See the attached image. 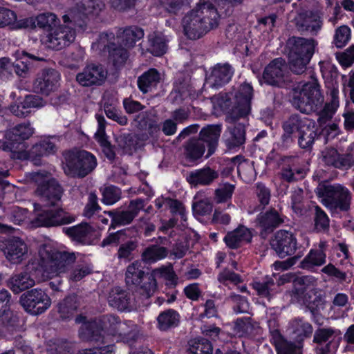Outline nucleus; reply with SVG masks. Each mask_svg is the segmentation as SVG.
Returning a JSON list of instances; mask_svg holds the SVG:
<instances>
[{
    "mask_svg": "<svg viewBox=\"0 0 354 354\" xmlns=\"http://www.w3.org/2000/svg\"><path fill=\"white\" fill-rule=\"evenodd\" d=\"M55 151V146L54 143L50 140L49 138L44 137L39 142L33 145L28 155V158L33 160L37 157L48 156Z\"/></svg>",
    "mask_w": 354,
    "mask_h": 354,
    "instance_id": "c9c22d12",
    "label": "nucleus"
},
{
    "mask_svg": "<svg viewBox=\"0 0 354 354\" xmlns=\"http://www.w3.org/2000/svg\"><path fill=\"white\" fill-rule=\"evenodd\" d=\"M351 37V28L348 26L343 25L335 30L333 43L337 48H342L347 44Z\"/></svg>",
    "mask_w": 354,
    "mask_h": 354,
    "instance_id": "09e8293b",
    "label": "nucleus"
},
{
    "mask_svg": "<svg viewBox=\"0 0 354 354\" xmlns=\"http://www.w3.org/2000/svg\"><path fill=\"white\" fill-rule=\"evenodd\" d=\"M0 250L3 252L6 258L11 263L21 262L27 252L26 244L19 238L0 239Z\"/></svg>",
    "mask_w": 354,
    "mask_h": 354,
    "instance_id": "aec40b11",
    "label": "nucleus"
},
{
    "mask_svg": "<svg viewBox=\"0 0 354 354\" xmlns=\"http://www.w3.org/2000/svg\"><path fill=\"white\" fill-rule=\"evenodd\" d=\"M230 133L232 135V144L234 146H239L242 145L245 141V129L244 127L240 124L234 127L231 130Z\"/></svg>",
    "mask_w": 354,
    "mask_h": 354,
    "instance_id": "774afa93",
    "label": "nucleus"
},
{
    "mask_svg": "<svg viewBox=\"0 0 354 354\" xmlns=\"http://www.w3.org/2000/svg\"><path fill=\"white\" fill-rule=\"evenodd\" d=\"M328 98L322 111H336L339 107V89L336 82L328 83Z\"/></svg>",
    "mask_w": 354,
    "mask_h": 354,
    "instance_id": "49530a36",
    "label": "nucleus"
},
{
    "mask_svg": "<svg viewBox=\"0 0 354 354\" xmlns=\"http://www.w3.org/2000/svg\"><path fill=\"white\" fill-rule=\"evenodd\" d=\"M10 299V294L6 290L0 291V318L2 319V323L4 320L9 317V303Z\"/></svg>",
    "mask_w": 354,
    "mask_h": 354,
    "instance_id": "680f3d73",
    "label": "nucleus"
},
{
    "mask_svg": "<svg viewBox=\"0 0 354 354\" xmlns=\"http://www.w3.org/2000/svg\"><path fill=\"white\" fill-rule=\"evenodd\" d=\"M254 97L252 86L245 82L241 84L238 91L232 93H219L210 99L213 109L225 111L230 108L232 111H251L252 101Z\"/></svg>",
    "mask_w": 354,
    "mask_h": 354,
    "instance_id": "423d86ee",
    "label": "nucleus"
},
{
    "mask_svg": "<svg viewBox=\"0 0 354 354\" xmlns=\"http://www.w3.org/2000/svg\"><path fill=\"white\" fill-rule=\"evenodd\" d=\"M337 59L339 64L345 67H348L354 63V45H351L344 52L337 54Z\"/></svg>",
    "mask_w": 354,
    "mask_h": 354,
    "instance_id": "e2e57ef3",
    "label": "nucleus"
},
{
    "mask_svg": "<svg viewBox=\"0 0 354 354\" xmlns=\"http://www.w3.org/2000/svg\"><path fill=\"white\" fill-rule=\"evenodd\" d=\"M323 102L324 97L315 78L304 84L299 93L295 94L291 100L293 106L299 111H315L322 106Z\"/></svg>",
    "mask_w": 354,
    "mask_h": 354,
    "instance_id": "9b49d317",
    "label": "nucleus"
},
{
    "mask_svg": "<svg viewBox=\"0 0 354 354\" xmlns=\"http://www.w3.org/2000/svg\"><path fill=\"white\" fill-rule=\"evenodd\" d=\"M292 281L297 294H301L307 289H311L315 286V280L311 276H296L292 273H286L281 275L277 281V286L286 282ZM254 288L259 296L270 299V296L277 292V286L273 279H270L265 283L256 282Z\"/></svg>",
    "mask_w": 354,
    "mask_h": 354,
    "instance_id": "0eeeda50",
    "label": "nucleus"
},
{
    "mask_svg": "<svg viewBox=\"0 0 354 354\" xmlns=\"http://www.w3.org/2000/svg\"><path fill=\"white\" fill-rule=\"evenodd\" d=\"M323 160L328 165L342 169H347L353 163L349 155H340L335 149H326L322 152Z\"/></svg>",
    "mask_w": 354,
    "mask_h": 354,
    "instance_id": "cd10ccee",
    "label": "nucleus"
},
{
    "mask_svg": "<svg viewBox=\"0 0 354 354\" xmlns=\"http://www.w3.org/2000/svg\"><path fill=\"white\" fill-rule=\"evenodd\" d=\"M238 173L243 180L247 183L254 179L253 167L248 162H242L238 166Z\"/></svg>",
    "mask_w": 354,
    "mask_h": 354,
    "instance_id": "338daca9",
    "label": "nucleus"
},
{
    "mask_svg": "<svg viewBox=\"0 0 354 354\" xmlns=\"http://www.w3.org/2000/svg\"><path fill=\"white\" fill-rule=\"evenodd\" d=\"M45 101L39 95H30L26 96L21 102L23 109H40L45 104Z\"/></svg>",
    "mask_w": 354,
    "mask_h": 354,
    "instance_id": "0e129e2a",
    "label": "nucleus"
},
{
    "mask_svg": "<svg viewBox=\"0 0 354 354\" xmlns=\"http://www.w3.org/2000/svg\"><path fill=\"white\" fill-rule=\"evenodd\" d=\"M341 339L340 331L332 328L319 329L315 332L314 336V340L319 344L328 343L326 349H320L319 354H333L338 347Z\"/></svg>",
    "mask_w": 354,
    "mask_h": 354,
    "instance_id": "b1692460",
    "label": "nucleus"
},
{
    "mask_svg": "<svg viewBox=\"0 0 354 354\" xmlns=\"http://www.w3.org/2000/svg\"><path fill=\"white\" fill-rule=\"evenodd\" d=\"M114 38L112 32H102L100 35L97 42L93 44V48H96L104 51L107 50L109 59L115 67H120L124 64L129 57V53L125 48L111 43V40Z\"/></svg>",
    "mask_w": 354,
    "mask_h": 354,
    "instance_id": "ddd939ff",
    "label": "nucleus"
},
{
    "mask_svg": "<svg viewBox=\"0 0 354 354\" xmlns=\"http://www.w3.org/2000/svg\"><path fill=\"white\" fill-rule=\"evenodd\" d=\"M212 346L207 340L194 339L190 342L188 354H212Z\"/></svg>",
    "mask_w": 354,
    "mask_h": 354,
    "instance_id": "3c124183",
    "label": "nucleus"
},
{
    "mask_svg": "<svg viewBox=\"0 0 354 354\" xmlns=\"http://www.w3.org/2000/svg\"><path fill=\"white\" fill-rule=\"evenodd\" d=\"M271 246L281 257L292 254L297 248V241L292 233L278 231L271 241Z\"/></svg>",
    "mask_w": 354,
    "mask_h": 354,
    "instance_id": "412c9836",
    "label": "nucleus"
},
{
    "mask_svg": "<svg viewBox=\"0 0 354 354\" xmlns=\"http://www.w3.org/2000/svg\"><path fill=\"white\" fill-rule=\"evenodd\" d=\"M36 21L38 27L48 32V33L52 32L53 29L60 25L59 19L57 15L49 12L38 15L36 17Z\"/></svg>",
    "mask_w": 354,
    "mask_h": 354,
    "instance_id": "ea45409f",
    "label": "nucleus"
},
{
    "mask_svg": "<svg viewBox=\"0 0 354 354\" xmlns=\"http://www.w3.org/2000/svg\"><path fill=\"white\" fill-rule=\"evenodd\" d=\"M144 36V31L142 28L137 26H130L125 28L118 35L119 42L126 48L133 47L136 42Z\"/></svg>",
    "mask_w": 354,
    "mask_h": 354,
    "instance_id": "2f4dec72",
    "label": "nucleus"
},
{
    "mask_svg": "<svg viewBox=\"0 0 354 354\" xmlns=\"http://www.w3.org/2000/svg\"><path fill=\"white\" fill-rule=\"evenodd\" d=\"M34 133V129L30 124H21L8 130L5 140H0V148L4 151H15L19 146Z\"/></svg>",
    "mask_w": 354,
    "mask_h": 354,
    "instance_id": "f3484780",
    "label": "nucleus"
},
{
    "mask_svg": "<svg viewBox=\"0 0 354 354\" xmlns=\"http://www.w3.org/2000/svg\"><path fill=\"white\" fill-rule=\"evenodd\" d=\"M108 70L104 65L90 63L76 75V81L84 87L99 86L106 82Z\"/></svg>",
    "mask_w": 354,
    "mask_h": 354,
    "instance_id": "2eb2a0df",
    "label": "nucleus"
},
{
    "mask_svg": "<svg viewBox=\"0 0 354 354\" xmlns=\"http://www.w3.org/2000/svg\"><path fill=\"white\" fill-rule=\"evenodd\" d=\"M156 205L159 208L162 207L163 205H168L173 214H178L182 219H185V211L183 205L180 202L168 198L162 199V201L160 199H158L156 201Z\"/></svg>",
    "mask_w": 354,
    "mask_h": 354,
    "instance_id": "13d9d810",
    "label": "nucleus"
},
{
    "mask_svg": "<svg viewBox=\"0 0 354 354\" xmlns=\"http://www.w3.org/2000/svg\"><path fill=\"white\" fill-rule=\"evenodd\" d=\"M283 221L282 217L275 210H271L259 218V223L265 232L272 230Z\"/></svg>",
    "mask_w": 354,
    "mask_h": 354,
    "instance_id": "79ce46f5",
    "label": "nucleus"
},
{
    "mask_svg": "<svg viewBox=\"0 0 354 354\" xmlns=\"http://www.w3.org/2000/svg\"><path fill=\"white\" fill-rule=\"evenodd\" d=\"M234 68L228 63L217 64L211 71V73L207 77L205 85L218 88L228 83L233 75Z\"/></svg>",
    "mask_w": 354,
    "mask_h": 354,
    "instance_id": "5701e85b",
    "label": "nucleus"
},
{
    "mask_svg": "<svg viewBox=\"0 0 354 354\" xmlns=\"http://www.w3.org/2000/svg\"><path fill=\"white\" fill-rule=\"evenodd\" d=\"M23 57L17 59L15 63L11 62L10 74L12 72L16 73L19 76L24 77L30 70V62L26 59V57L32 60H43L42 58L37 57L35 55H30L26 52L23 51Z\"/></svg>",
    "mask_w": 354,
    "mask_h": 354,
    "instance_id": "a19ab883",
    "label": "nucleus"
},
{
    "mask_svg": "<svg viewBox=\"0 0 354 354\" xmlns=\"http://www.w3.org/2000/svg\"><path fill=\"white\" fill-rule=\"evenodd\" d=\"M167 255V250L164 247L151 246L147 248L142 253V260L147 263H152L165 259Z\"/></svg>",
    "mask_w": 354,
    "mask_h": 354,
    "instance_id": "a18cd8bd",
    "label": "nucleus"
},
{
    "mask_svg": "<svg viewBox=\"0 0 354 354\" xmlns=\"http://www.w3.org/2000/svg\"><path fill=\"white\" fill-rule=\"evenodd\" d=\"M84 319L85 317H78L75 321L83 322L80 335L86 340L98 342L102 336L103 340L128 342L129 338L134 335L133 329H129L130 326H134L131 322H121L113 315H106L91 322H84Z\"/></svg>",
    "mask_w": 354,
    "mask_h": 354,
    "instance_id": "f03ea898",
    "label": "nucleus"
},
{
    "mask_svg": "<svg viewBox=\"0 0 354 354\" xmlns=\"http://www.w3.org/2000/svg\"><path fill=\"white\" fill-rule=\"evenodd\" d=\"M288 330L296 343L292 344L284 339L277 329H270L272 341L278 354H301V342L313 333L311 325L301 319H295L290 323Z\"/></svg>",
    "mask_w": 354,
    "mask_h": 354,
    "instance_id": "39448f33",
    "label": "nucleus"
},
{
    "mask_svg": "<svg viewBox=\"0 0 354 354\" xmlns=\"http://www.w3.org/2000/svg\"><path fill=\"white\" fill-rule=\"evenodd\" d=\"M262 79L266 84L283 87L290 83L286 60L281 57L272 60L264 68Z\"/></svg>",
    "mask_w": 354,
    "mask_h": 354,
    "instance_id": "f8f14e48",
    "label": "nucleus"
},
{
    "mask_svg": "<svg viewBox=\"0 0 354 354\" xmlns=\"http://www.w3.org/2000/svg\"><path fill=\"white\" fill-rule=\"evenodd\" d=\"M17 19L15 12L8 8L0 7V28L9 26Z\"/></svg>",
    "mask_w": 354,
    "mask_h": 354,
    "instance_id": "69168bd1",
    "label": "nucleus"
},
{
    "mask_svg": "<svg viewBox=\"0 0 354 354\" xmlns=\"http://www.w3.org/2000/svg\"><path fill=\"white\" fill-rule=\"evenodd\" d=\"M120 190L115 186H109L103 190V203L106 205H113L120 198Z\"/></svg>",
    "mask_w": 354,
    "mask_h": 354,
    "instance_id": "052dcab7",
    "label": "nucleus"
},
{
    "mask_svg": "<svg viewBox=\"0 0 354 354\" xmlns=\"http://www.w3.org/2000/svg\"><path fill=\"white\" fill-rule=\"evenodd\" d=\"M234 186L231 184L224 183L220 185L215 191V201L218 203H224L231 198Z\"/></svg>",
    "mask_w": 354,
    "mask_h": 354,
    "instance_id": "4d7b16f0",
    "label": "nucleus"
},
{
    "mask_svg": "<svg viewBox=\"0 0 354 354\" xmlns=\"http://www.w3.org/2000/svg\"><path fill=\"white\" fill-rule=\"evenodd\" d=\"M157 320L158 328L162 330H165L178 324L179 316L176 311L168 310L160 313Z\"/></svg>",
    "mask_w": 354,
    "mask_h": 354,
    "instance_id": "c03bdc74",
    "label": "nucleus"
},
{
    "mask_svg": "<svg viewBox=\"0 0 354 354\" xmlns=\"http://www.w3.org/2000/svg\"><path fill=\"white\" fill-rule=\"evenodd\" d=\"M218 177V173L209 167L196 169L192 171L187 179L192 186L207 185Z\"/></svg>",
    "mask_w": 354,
    "mask_h": 354,
    "instance_id": "7c9ffc66",
    "label": "nucleus"
},
{
    "mask_svg": "<svg viewBox=\"0 0 354 354\" xmlns=\"http://www.w3.org/2000/svg\"><path fill=\"white\" fill-rule=\"evenodd\" d=\"M317 41L312 38L291 37L286 42L288 53L311 59L315 53Z\"/></svg>",
    "mask_w": 354,
    "mask_h": 354,
    "instance_id": "4be33fe9",
    "label": "nucleus"
},
{
    "mask_svg": "<svg viewBox=\"0 0 354 354\" xmlns=\"http://www.w3.org/2000/svg\"><path fill=\"white\" fill-rule=\"evenodd\" d=\"M192 91L189 76L180 75L175 82L174 89L170 93L168 100L172 104H180L192 94Z\"/></svg>",
    "mask_w": 354,
    "mask_h": 354,
    "instance_id": "bb28decb",
    "label": "nucleus"
},
{
    "mask_svg": "<svg viewBox=\"0 0 354 354\" xmlns=\"http://www.w3.org/2000/svg\"><path fill=\"white\" fill-rule=\"evenodd\" d=\"M64 171L68 176L84 177L97 166L94 155L84 150H74L65 153Z\"/></svg>",
    "mask_w": 354,
    "mask_h": 354,
    "instance_id": "1a4fd4ad",
    "label": "nucleus"
},
{
    "mask_svg": "<svg viewBox=\"0 0 354 354\" xmlns=\"http://www.w3.org/2000/svg\"><path fill=\"white\" fill-rule=\"evenodd\" d=\"M243 0H212L217 6L218 14L230 16L234 11V7L242 3Z\"/></svg>",
    "mask_w": 354,
    "mask_h": 354,
    "instance_id": "5fc2aeb1",
    "label": "nucleus"
},
{
    "mask_svg": "<svg viewBox=\"0 0 354 354\" xmlns=\"http://www.w3.org/2000/svg\"><path fill=\"white\" fill-rule=\"evenodd\" d=\"M64 24H60L48 33L45 39L46 46L55 50H60L69 46L75 39L76 32L71 24L81 26L73 11L62 17Z\"/></svg>",
    "mask_w": 354,
    "mask_h": 354,
    "instance_id": "6e6552de",
    "label": "nucleus"
},
{
    "mask_svg": "<svg viewBox=\"0 0 354 354\" xmlns=\"http://www.w3.org/2000/svg\"><path fill=\"white\" fill-rule=\"evenodd\" d=\"M98 123L97 131L95 133V139L103 147L109 149V142L105 133L106 121L103 116L100 114L95 115Z\"/></svg>",
    "mask_w": 354,
    "mask_h": 354,
    "instance_id": "603ef678",
    "label": "nucleus"
},
{
    "mask_svg": "<svg viewBox=\"0 0 354 354\" xmlns=\"http://www.w3.org/2000/svg\"><path fill=\"white\" fill-rule=\"evenodd\" d=\"M144 278L142 262L136 261L130 264L126 272V282L128 285H136Z\"/></svg>",
    "mask_w": 354,
    "mask_h": 354,
    "instance_id": "37998d69",
    "label": "nucleus"
},
{
    "mask_svg": "<svg viewBox=\"0 0 354 354\" xmlns=\"http://www.w3.org/2000/svg\"><path fill=\"white\" fill-rule=\"evenodd\" d=\"M20 303L27 313L37 315L50 306L51 300L44 290L35 288L21 295Z\"/></svg>",
    "mask_w": 354,
    "mask_h": 354,
    "instance_id": "4468645a",
    "label": "nucleus"
},
{
    "mask_svg": "<svg viewBox=\"0 0 354 354\" xmlns=\"http://www.w3.org/2000/svg\"><path fill=\"white\" fill-rule=\"evenodd\" d=\"M108 301L111 306L121 311L129 310L131 307L129 295L120 288H115L111 290Z\"/></svg>",
    "mask_w": 354,
    "mask_h": 354,
    "instance_id": "473e14b6",
    "label": "nucleus"
},
{
    "mask_svg": "<svg viewBox=\"0 0 354 354\" xmlns=\"http://www.w3.org/2000/svg\"><path fill=\"white\" fill-rule=\"evenodd\" d=\"M160 80V74L155 68H150L138 77V86L143 93L150 91Z\"/></svg>",
    "mask_w": 354,
    "mask_h": 354,
    "instance_id": "f704fd0d",
    "label": "nucleus"
},
{
    "mask_svg": "<svg viewBox=\"0 0 354 354\" xmlns=\"http://www.w3.org/2000/svg\"><path fill=\"white\" fill-rule=\"evenodd\" d=\"M60 75L58 71L48 68L38 73L33 83V90L35 93L48 95L57 90L59 86Z\"/></svg>",
    "mask_w": 354,
    "mask_h": 354,
    "instance_id": "6ab92c4d",
    "label": "nucleus"
},
{
    "mask_svg": "<svg viewBox=\"0 0 354 354\" xmlns=\"http://www.w3.org/2000/svg\"><path fill=\"white\" fill-rule=\"evenodd\" d=\"M295 25L298 31L317 35L322 30L323 20L320 15L312 10H305L298 13L295 18Z\"/></svg>",
    "mask_w": 354,
    "mask_h": 354,
    "instance_id": "a211bd4d",
    "label": "nucleus"
},
{
    "mask_svg": "<svg viewBox=\"0 0 354 354\" xmlns=\"http://www.w3.org/2000/svg\"><path fill=\"white\" fill-rule=\"evenodd\" d=\"M317 193L319 197L326 198V199H323V201L327 199L330 200L335 206L339 207L341 209L346 210L350 205L351 193L346 187L342 185H319L317 189Z\"/></svg>",
    "mask_w": 354,
    "mask_h": 354,
    "instance_id": "dca6fc26",
    "label": "nucleus"
},
{
    "mask_svg": "<svg viewBox=\"0 0 354 354\" xmlns=\"http://www.w3.org/2000/svg\"><path fill=\"white\" fill-rule=\"evenodd\" d=\"M288 59L291 71L297 75H300L306 71L307 65L311 59L288 53Z\"/></svg>",
    "mask_w": 354,
    "mask_h": 354,
    "instance_id": "de8ad7c7",
    "label": "nucleus"
},
{
    "mask_svg": "<svg viewBox=\"0 0 354 354\" xmlns=\"http://www.w3.org/2000/svg\"><path fill=\"white\" fill-rule=\"evenodd\" d=\"M74 260L73 253L58 249L51 242L41 245L38 252V268L36 271L37 274L41 275L39 280L61 277Z\"/></svg>",
    "mask_w": 354,
    "mask_h": 354,
    "instance_id": "20e7f679",
    "label": "nucleus"
},
{
    "mask_svg": "<svg viewBox=\"0 0 354 354\" xmlns=\"http://www.w3.org/2000/svg\"><path fill=\"white\" fill-rule=\"evenodd\" d=\"M298 133L299 146L303 149L311 147L317 136L314 124L309 122L301 124L298 129Z\"/></svg>",
    "mask_w": 354,
    "mask_h": 354,
    "instance_id": "e433bc0d",
    "label": "nucleus"
},
{
    "mask_svg": "<svg viewBox=\"0 0 354 354\" xmlns=\"http://www.w3.org/2000/svg\"><path fill=\"white\" fill-rule=\"evenodd\" d=\"M142 207V203L141 201H133L127 211L104 212V214H107L111 218V227L115 228L117 225L129 224Z\"/></svg>",
    "mask_w": 354,
    "mask_h": 354,
    "instance_id": "393cba45",
    "label": "nucleus"
},
{
    "mask_svg": "<svg viewBox=\"0 0 354 354\" xmlns=\"http://www.w3.org/2000/svg\"><path fill=\"white\" fill-rule=\"evenodd\" d=\"M251 239V231L244 226H239L236 230L228 232L224 238V241L229 248H236L249 243Z\"/></svg>",
    "mask_w": 354,
    "mask_h": 354,
    "instance_id": "c85d7f7f",
    "label": "nucleus"
},
{
    "mask_svg": "<svg viewBox=\"0 0 354 354\" xmlns=\"http://www.w3.org/2000/svg\"><path fill=\"white\" fill-rule=\"evenodd\" d=\"M221 129L218 125H209L203 128L200 132V138L192 140L188 143L186 151L187 156L192 160L202 157L205 152V143L208 151L207 157L210 156L215 151Z\"/></svg>",
    "mask_w": 354,
    "mask_h": 354,
    "instance_id": "9d476101",
    "label": "nucleus"
},
{
    "mask_svg": "<svg viewBox=\"0 0 354 354\" xmlns=\"http://www.w3.org/2000/svg\"><path fill=\"white\" fill-rule=\"evenodd\" d=\"M66 234L74 240L88 244L90 243L93 234V230L88 224L84 223L68 227L66 230Z\"/></svg>",
    "mask_w": 354,
    "mask_h": 354,
    "instance_id": "72a5a7b5",
    "label": "nucleus"
},
{
    "mask_svg": "<svg viewBox=\"0 0 354 354\" xmlns=\"http://www.w3.org/2000/svg\"><path fill=\"white\" fill-rule=\"evenodd\" d=\"M76 296L72 295L66 297L59 304V312L63 318L69 317V314H72L76 309Z\"/></svg>",
    "mask_w": 354,
    "mask_h": 354,
    "instance_id": "bf43d9fd",
    "label": "nucleus"
},
{
    "mask_svg": "<svg viewBox=\"0 0 354 354\" xmlns=\"http://www.w3.org/2000/svg\"><path fill=\"white\" fill-rule=\"evenodd\" d=\"M153 276L157 279L162 278L167 281L168 285L174 286L177 282V277L171 265L162 266L151 272Z\"/></svg>",
    "mask_w": 354,
    "mask_h": 354,
    "instance_id": "8fccbe9b",
    "label": "nucleus"
},
{
    "mask_svg": "<svg viewBox=\"0 0 354 354\" xmlns=\"http://www.w3.org/2000/svg\"><path fill=\"white\" fill-rule=\"evenodd\" d=\"M149 51L155 56H161L166 53L167 40L160 33H153L149 36Z\"/></svg>",
    "mask_w": 354,
    "mask_h": 354,
    "instance_id": "58836bf2",
    "label": "nucleus"
},
{
    "mask_svg": "<svg viewBox=\"0 0 354 354\" xmlns=\"http://www.w3.org/2000/svg\"><path fill=\"white\" fill-rule=\"evenodd\" d=\"M74 8L71 10L76 19L82 16L98 15L103 10L105 4L102 0H73Z\"/></svg>",
    "mask_w": 354,
    "mask_h": 354,
    "instance_id": "a878e982",
    "label": "nucleus"
},
{
    "mask_svg": "<svg viewBox=\"0 0 354 354\" xmlns=\"http://www.w3.org/2000/svg\"><path fill=\"white\" fill-rule=\"evenodd\" d=\"M194 200L192 208L195 215H206L212 212V204L209 198L199 199V196L197 195Z\"/></svg>",
    "mask_w": 354,
    "mask_h": 354,
    "instance_id": "864d4df0",
    "label": "nucleus"
},
{
    "mask_svg": "<svg viewBox=\"0 0 354 354\" xmlns=\"http://www.w3.org/2000/svg\"><path fill=\"white\" fill-rule=\"evenodd\" d=\"M157 290L156 279L151 273L145 277L140 286L141 293L146 297L153 295Z\"/></svg>",
    "mask_w": 354,
    "mask_h": 354,
    "instance_id": "6e6d98bb",
    "label": "nucleus"
},
{
    "mask_svg": "<svg viewBox=\"0 0 354 354\" xmlns=\"http://www.w3.org/2000/svg\"><path fill=\"white\" fill-rule=\"evenodd\" d=\"M219 18L218 10L212 2L198 3L182 19L184 34L189 39H198L218 27Z\"/></svg>",
    "mask_w": 354,
    "mask_h": 354,
    "instance_id": "7ed1b4c3",
    "label": "nucleus"
},
{
    "mask_svg": "<svg viewBox=\"0 0 354 354\" xmlns=\"http://www.w3.org/2000/svg\"><path fill=\"white\" fill-rule=\"evenodd\" d=\"M32 179L38 185L37 192L46 198L43 205L35 204V218L31 222V227H49L73 223L75 217L63 209L58 208V202L62 196V188L45 171L32 174Z\"/></svg>",
    "mask_w": 354,
    "mask_h": 354,
    "instance_id": "f257e3e1",
    "label": "nucleus"
},
{
    "mask_svg": "<svg viewBox=\"0 0 354 354\" xmlns=\"http://www.w3.org/2000/svg\"><path fill=\"white\" fill-rule=\"evenodd\" d=\"M326 262V254L324 251L310 250L309 253L301 262V268L313 270L316 266H321Z\"/></svg>",
    "mask_w": 354,
    "mask_h": 354,
    "instance_id": "4c0bfd02",
    "label": "nucleus"
},
{
    "mask_svg": "<svg viewBox=\"0 0 354 354\" xmlns=\"http://www.w3.org/2000/svg\"><path fill=\"white\" fill-rule=\"evenodd\" d=\"M35 284V279L27 272L13 274L7 282L8 287L14 293H19Z\"/></svg>",
    "mask_w": 354,
    "mask_h": 354,
    "instance_id": "c756f323",
    "label": "nucleus"
}]
</instances>
